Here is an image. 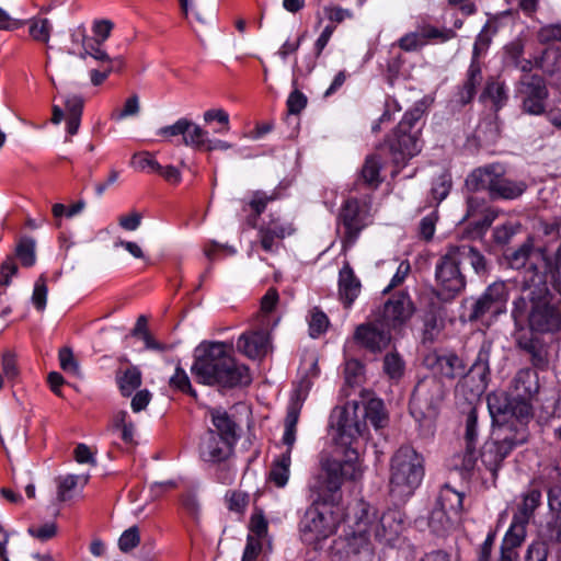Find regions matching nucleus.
I'll use <instances>...</instances> for the list:
<instances>
[{"label":"nucleus","instance_id":"nucleus-1","mask_svg":"<svg viewBox=\"0 0 561 561\" xmlns=\"http://www.w3.org/2000/svg\"><path fill=\"white\" fill-rule=\"evenodd\" d=\"M330 425L344 459H325L321 463L322 472L309 482L313 499L299 523V531L302 541L310 546H317L336 531L341 522L337 507L342 500L341 488L345 481L357 480L363 474L359 448L366 439L367 427L357 415V405L335 408Z\"/></svg>","mask_w":561,"mask_h":561},{"label":"nucleus","instance_id":"nucleus-2","mask_svg":"<svg viewBox=\"0 0 561 561\" xmlns=\"http://www.w3.org/2000/svg\"><path fill=\"white\" fill-rule=\"evenodd\" d=\"M513 268H525L520 295L513 302L512 316L516 323L528 322L533 331L554 332L561 330V309L550 304V291L546 273L554 274L561 266V254L557 252L553 262L541 248H535L527 239L508 257Z\"/></svg>","mask_w":561,"mask_h":561},{"label":"nucleus","instance_id":"nucleus-3","mask_svg":"<svg viewBox=\"0 0 561 561\" xmlns=\"http://www.w3.org/2000/svg\"><path fill=\"white\" fill-rule=\"evenodd\" d=\"M233 345L226 342H203L194 352L191 371L198 382L221 388L248 386L249 368L236 362Z\"/></svg>","mask_w":561,"mask_h":561},{"label":"nucleus","instance_id":"nucleus-4","mask_svg":"<svg viewBox=\"0 0 561 561\" xmlns=\"http://www.w3.org/2000/svg\"><path fill=\"white\" fill-rule=\"evenodd\" d=\"M465 261L477 274L485 272V257L476 248L467 243L449 245L435 266V280L442 298H453L465 288L466 278L460 270Z\"/></svg>","mask_w":561,"mask_h":561},{"label":"nucleus","instance_id":"nucleus-5","mask_svg":"<svg viewBox=\"0 0 561 561\" xmlns=\"http://www.w3.org/2000/svg\"><path fill=\"white\" fill-rule=\"evenodd\" d=\"M368 511L365 502L356 504L351 533L333 542L332 561H375V549L368 535L371 525Z\"/></svg>","mask_w":561,"mask_h":561},{"label":"nucleus","instance_id":"nucleus-6","mask_svg":"<svg viewBox=\"0 0 561 561\" xmlns=\"http://www.w3.org/2000/svg\"><path fill=\"white\" fill-rule=\"evenodd\" d=\"M424 477L423 457L412 447H400L391 458L389 492L398 499L411 496Z\"/></svg>","mask_w":561,"mask_h":561},{"label":"nucleus","instance_id":"nucleus-7","mask_svg":"<svg viewBox=\"0 0 561 561\" xmlns=\"http://www.w3.org/2000/svg\"><path fill=\"white\" fill-rule=\"evenodd\" d=\"M471 191H488L494 199H515L527 188L524 181H516L504 175L500 165L492 164L471 172L466 180Z\"/></svg>","mask_w":561,"mask_h":561},{"label":"nucleus","instance_id":"nucleus-8","mask_svg":"<svg viewBox=\"0 0 561 561\" xmlns=\"http://www.w3.org/2000/svg\"><path fill=\"white\" fill-rule=\"evenodd\" d=\"M446 388L443 381L434 376L421 379L413 391L410 401V413L419 423L435 420L445 398Z\"/></svg>","mask_w":561,"mask_h":561},{"label":"nucleus","instance_id":"nucleus-9","mask_svg":"<svg viewBox=\"0 0 561 561\" xmlns=\"http://www.w3.org/2000/svg\"><path fill=\"white\" fill-rule=\"evenodd\" d=\"M421 118L419 110L404 114L392 136L389 138L390 150L396 163L416 156L422 148L420 128L416 127Z\"/></svg>","mask_w":561,"mask_h":561},{"label":"nucleus","instance_id":"nucleus-10","mask_svg":"<svg viewBox=\"0 0 561 561\" xmlns=\"http://www.w3.org/2000/svg\"><path fill=\"white\" fill-rule=\"evenodd\" d=\"M495 435V438L484 443L480 455L481 465L490 471L493 478L496 477L502 461L508 454L526 440L523 431L510 434L507 426L499 427Z\"/></svg>","mask_w":561,"mask_h":561},{"label":"nucleus","instance_id":"nucleus-11","mask_svg":"<svg viewBox=\"0 0 561 561\" xmlns=\"http://www.w3.org/2000/svg\"><path fill=\"white\" fill-rule=\"evenodd\" d=\"M370 203L366 198H348L344 202L339 214V222L342 225L343 248L352 247L360 231L369 224Z\"/></svg>","mask_w":561,"mask_h":561},{"label":"nucleus","instance_id":"nucleus-12","mask_svg":"<svg viewBox=\"0 0 561 561\" xmlns=\"http://www.w3.org/2000/svg\"><path fill=\"white\" fill-rule=\"evenodd\" d=\"M463 494L449 485L442 488L437 507L432 512L430 525L435 531L447 530L459 517L462 511Z\"/></svg>","mask_w":561,"mask_h":561},{"label":"nucleus","instance_id":"nucleus-13","mask_svg":"<svg viewBox=\"0 0 561 561\" xmlns=\"http://www.w3.org/2000/svg\"><path fill=\"white\" fill-rule=\"evenodd\" d=\"M365 504L369 510L368 514L371 520L368 535L370 536L374 533L377 540L387 545L394 542L404 529L403 513L400 510L391 508L377 517L375 510L369 504Z\"/></svg>","mask_w":561,"mask_h":561},{"label":"nucleus","instance_id":"nucleus-14","mask_svg":"<svg viewBox=\"0 0 561 561\" xmlns=\"http://www.w3.org/2000/svg\"><path fill=\"white\" fill-rule=\"evenodd\" d=\"M508 290L504 282L491 284L484 294L472 305L469 319L471 321L483 319L486 316L495 318L506 310Z\"/></svg>","mask_w":561,"mask_h":561},{"label":"nucleus","instance_id":"nucleus-15","mask_svg":"<svg viewBox=\"0 0 561 561\" xmlns=\"http://www.w3.org/2000/svg\"><path fill=\"white\" fill-rule=\"evenodd\" d=\"M517 93L522 99L525 113L540 115L545 112L548 89L543 78L537 75H525L519 81Z\"/></svg>","mask_w":561,"mask_h":561},{"label":"nucleus","instance_id":"nucleus-16","mask_svg":"<svg viewBox=\"0 0 561 561\" xmlns=\"http://www.w3.org/2000/svg\"><path fill=\"white\" fill-rule=\"evenodd\" d=\"M414 309L410 297L403 293L393 295L385 302L375 317L390 331L404 324L412 316Z\"/></svg>","mask_w":561,"mask_h":561},{"label":"nucleus","instance_id":"nucleus-17","mask_svg":"<svg viewBox=\"0 0 561 561\" xmlns=\"http://www.w3.org/2000/svg\"><path fill=\"white\" fill-rule=\"evenodd\" d=\"M354 341L373 353H379L390 344L391 331L374 317L373 321L355 329Z\"/></svg>","mask_w":561,"mask_h":561},{"label":"nucleus","instance_id":"nucleus-18","mask_svg":"<svg viewBox=\"0 0 561 561\" xmlns=\"http://www.w3.org/2000/svg\"><path fill=\"white\" fill-rule=\"evenodd\" d=\"M233 445L234 443L218 436L214 431H207L201 438L198 454L205 462L220 463L232 455Z\"/></svg>","mask_w":561,"mask_h":561},{"label":"nucleus","instance_id":"nucleus-19","mask_svg":"<svg viewBox=\"0 0 561 561\" xmlns=\"http://www.w3.org/2000/svg\"><path fill=\"white\" fill-rule=\"evenodd\" d=\"M540 502L541 492L539 490L531 489L526 492L523 495L522 503L517 506V511L514 513L513 520L506 533L514 535L515 538H526L527 525Z\"/></svg>","mask_w":561,"mask_h":561},{"label":"nucleus","instance_id":"nucleus-20","mask_svg":"<svg viewBox=\"0 0 561 561\" xmlns=\"http://www.w3.org/2000/svg\"><path fill=\"white\" fill-rule=\"evenodd\" d=\"M295 229L291 224L280 221L279 219H271L268 224L259 228V241L261 248L265 252L274 253L278 250L282 240L294 233Z\"/></svg>","mask_w":561,"mask_h":561},{"label":"nucleus","instance_id":"nucleus-21","mask_svg":"<svg viewBox=\"0 0 561 561\" xmlns=\"http://www.w3.org/2000/svg\"><path fill=\"white\" fill-rule=\"evenodd\" d=\"M237 348L249 358H262L270 351V336L265 329L243 333L238 339Z\"/></svg>","mask_w":561,"mask_h":561},{"label":"nucleus","instance_id":"nucleus-22","mask_svg":"<svg viewBox=\"0 0 561 561\" xmlns=\"http://www.w3.org/2000/svg\"><path fill=\"white\" fill-rule=\"evenodd\" d=\"M492 352V343L490 341H483L474 362L472 363L468 375L465 376V381L469 379H477L476 390L482 392L488 385V378L490 375V357Z\"/></svg>","mask_w":561,"mask_h":561},{"label":"nucleus","instance_id":"nucleus-23","mask_svg":"<svg viewBox=\"0 0 561 561\" xmlns=\"http://www.w3.org/2000/svg\"><path fill=\"white\" fill-rule=\"evenodd\" d=\"M515 67L523 72H530L534 68L542 70L545 73L553 75L561 72V57L554 49L547 48L540 56L535 57L534 60L522 58Z\"/></svg>","mask_w":561,"mask_h":561},{"label":"nucleus","instance_id":"nucleus-24","mask_svg":"<svg viewBox=\"0 0 561 561\" xmlns=\"http://www.w3.org/2000/svg\"><path fill=\"white\" fill-rule=\"evenodd\" d=\"M426 364L435 373L449 379L462 376L465 373L462 360L456 354L451 353L445 355H430L426 358Z\"/></svg>","mask_w":561,"mask_h":561},{"label":"nucleus","instance_id":"nucleus-25","mask_svg":"<svg viewBox=\"0 0 561 561\" xmlns=\"http://www.w3.org/2000/svg\"><path fill=\"white\" fill-rule=\"evenodd\" d=\"M360 282L348 262H345L339 273V296L345 307H350L360 293Z\"/></svg>","mask_w":561,"mask_h":561},{"label":"nucleus","instance_id":"nucleus-26","mask_svg":"<svg viewBox=\"0 0 561 561\" xmlns=\"http://www.w3.org/2000/svg\"><path fill=\"white\" fill-rule=\"evenodd\" d=\"M214 431L218 436L230 440L236 444L237 442V428L236 421L221 408H213L208 410Z\"/></svg>","mask_w":561,"mask_h":561},{"label":"nucleus","instance_id":"nucleus-27","mask_svg":"<svg viewBox=\"0 0 561 561\" xmlns=\"http://www.w3.org/2000/svg\"><path fill=\"white\" fill-rule=\"evenodd\" d=\"M530 399L531 398L518 396H513L511 398L508 421L511 419H516L518 424H514V430H512L511 426L507 425L510 434H515L517 431H523L524 435L526 436L525 423L533 415V407L530 404Z\"/></svg>","mask_w":561,"mask_h":561},{"label":"nucleus","instance_id":"nucleus-28","mask_svg":"<svg viewBox=\"0 0 561 561\" xmlns=\"http://www.w3.org/2000/svg\"><path fill=\"white\" fill-rule=\"evenodd\" d=\"M548 505L554 514V522L547 524L548 540L561 542V486H552L548 491Z\"/></svg>","mask_w":561,"mask_h":561},{"label":"nucleus","instance_id":"nucleus-29","mask_svg":"<svg viewBox=\"0 0 561 561\" xmlns=\"http://www.w3.org/2000/svg\"><path fill=\"white\" fill-rule=\"evenodd\" d=\"M88 476L68 474L57 480V500L66 502L72 500L88 483Z\"/></svg>","mask_w":561,"mask_h":561},{"label":"nucleus","instance_id":"nucleus-30","mask_svg":"<svg viewBox=\"0 0 561 561\" xmlns=\"http://www.w3.org/2000/svg\"><path fill=\"white\" fill-rule=\"evenodd\" d=\"M488 409L500 427L507 426L511 398L504 392H492L486 397Z\"/></svg>","mask_w":561,"mask_h":561},{"label":"nucleus","instance_id":"nucleus-31","mask_svg":"<svg viewBox=\"0 0 561 561\" xmlns=\"http://www.w3.org/2000/svg\"><path fill=\"white\" fill-rule=\"evenodd\" d=\"M482 82V71L478 60L472 59L467 72V79L458 92V102L462 105L469 103L474 94L477 87Z\"/></svg>","mask_w":561,"mask_h":561},{"label":"nucleus","instance_id":"nucleus-32","mask_svg":"<svg viewBox=\"0 0 561 561\" xmlns=\"http://www.w3.org/2000/svg\"><path fill=\"white\" fill-rule=\"evenodd\" d=\"M514 396L531 398L538 392L537 375L530 369H520L513 379Z\"/></svg>","mask_w":561,"mask_h":561},{"label":"nucleus","instance_id":"nucleus-33","mask_svg":"<svg viewBox=\"0 0 561 561\" xmlns=\"http://www.w3.org/2000/svg\"><path fill=\"white\" fill-rule=\"evenodd\" d=\"M301 410V402L299 400L293 401L288 409L285 419V431L283 435V443L287 446L286 450L291 454L293 446L296 442L297 423Z\"/></svg>","mask_w":561,"mask_h":561},{"label":"nucleus","instance_id":"nucleus-34","mask_svg":"<svg viewBox=\"0 0 561 561\" xmlns=\"http://www.w3.org/2000/svg\"><path fill=\"white\" fill-rule=\"evenodd\" d=\"M67 133L73 136L78 133L83 111V99L78 95L67 96L65 101Z\"/></svg>","mask_w":561,"mask_h":561},{"label":"nucleus","instance_id":"nucleus-35","mask_svg":"<svg viewBox=\"0 0 561 561\" xmlns=\"http://www.w3.org/2000/svg\"><path fill=\"white\" fill-rule=\"evenodd\" d=\"M141 371L136 366H130L116 375L118 389L124 397H130L141 386Z\"/></svg>","mask_w":561,"mask_h":561},{"label":"nucleus","instance_id":"nucleus-36","mask_svg":"<svg viewBox=\"0 0 561 561\" xmlns=\"http://www.w3.org/2000/svg\"><path fill=\"white\" fill-rule=\"evenodd\" d=\"M291 457L289 450L282 454L272 465L268 479L278 488H284L289 479Z\"/></svg>","mask_w":561,"mask_h":561},{"label":"nucleus","instance_id":"nucleus-37","mask_svg":"<svg viewBox=\"0 0 561 561\" xmlns=\"http://www.w3.org/2000/svg\"><path fill=\"white\" fill-rule=\"evenodd\" d=\"M364 417L367 419L376 430L382 428L388 421L382 400L376 398L368 400L365 404Z\"/></svg>","mask_w":561,"mask_h":561},{"label":"nucleus","instance_id":"nucleus-38","mask_svg":"<svg viewBox=\"0 0 561 561\" xmlns=\"http://www.w3.org/2000/svg\"><path fill=\"white\" fill-rule=\"evenodd\" d=\"M36 243L33 238L23 237L19 240L15 247V253L12 255L18 259L25 267H31L36 262Z\"/></svg>","mask_w":561,"mask_h":561},{"label":"nucleus","instance_id":"nucleus-39","mask_svg":"<svg viewBox=\"0 0 561 561\" xmlns=\"http://www.w3.org/2000/svg\"><path fill=\"white\" fill-rule=\"evenodd\" d=\"M30 36L39 43L47 44L50 38L53 25L47 18H33L27 21Z\"/></svg>","mask_w":561,"mask_h":561},{"label":"nucleus","instance_id":"nucleus-40","mask_svg":"<svg viewBox=\"0 0 561 561\" xmlns=\"http://www.w3.org/2000/svg\"><path fill=\"white\" fill-rule=\"evenodd\" d=\"M188 125L183 134V144L195 149H204L208 139V131L190 119Z\"/></svg>","mask_w":561,"mask_h":561},{"label":"nucleus","instance_id":"nucleus-41","mask_svg":"<svg viewBox=\"0 0 561 561\" xmlns=\"http://www.w3.org/2000/svg\"><path fill=\"white\" fill-rule=\"evenodd\" d=\"M525 538H515L514 535L506 533L502 545L501 554L497 561H519V553L517 549L522 546Z\"/></svg>","mask_w":561,"mask_h":561},{"label":"nucleus","instance_id":"nucleus-42","mask_svg":"<svg viewBox=\"0 0 561 561\" xmlns=\"http://www.w3.org/2000/svg\"><path fill=\"white\" fill-rule=\"evenodd\" d=\"M482 96L488 98L492 102L494 108L497 111L502 108L507 102L506 87L503 82L490 81L486 83Z\"/></svg>","mask_w":561,"mask_h":561},{"label":"nucleus","instance_id":"nucleus-43","mask_svg":"<svg viewBox=\"0 0 561 561\" xmlns=\"http://www.w3.org/2000/svg\"><path fill=\"white\" fill-rule=\"evenodd\" d=\"M404 370L405 364L399 353L391 352L383 357V373L391 380L401 379L404 374Z\"/></svg>","mask_w":561,"mask_h":561},{"label":"nucleus","instance_id":"nucleus-44","mask_svg":"<svg viewBox=\"0 0 561 561\" xmlns=\"http://www.w3.org/2000/svg\"><path fill=\"white\" fill-rule=\"evenodd\" d=\"M417 32L424 41V45H426L428 41H438L444 43L456 36L455 31L450 28H438L430 24L420 26Z\"/></svg>","mask_w":561,"mask_h":561},{"label":"nucleus","instance_id":"nucleus-45","mask_svg":"<svg viewBox=\"0 0 561 561\" xmlns=\"http://www.w3.org/2000/svg\"><path fill=\"white\" fill-rule=\"evenodd\" d=\"M329 323V318L322 310L318 307L311 309L308 317L310 336L316 339L323 334L328 330Z\"/></svg>","mask_w":561,"mask_h":561},{"label":"nucleus","instance_id":"nucleus-46","mask_svg":"<svg viewBox=\"0 0 561 561\" xmlns=\"http://www.w3.org/2000/svg\"><path fill=\"white\" fill-rule=\"evenodd\" d=\"M380 169L381 162L378 157H367L362 169V178L364 182L369 185L377 186L381 181L379 178Z\"/></svg>","mask_w":561,"mask_h":561},{"label":"nucleus","instance_id":"nucleus-47","mask_svg":"<svg viewBox=\"0 0 561 561\" xmlns=\"http://www.w3.org/2000/svg\"><path fill=\"white\" fill-rule=\"evenodd\" d=\"M278 299L279 296L275 288H270L261 298L260 312L257 314V320L261 327L266 328V317L275 310Z\"/></svg>","mask_w":561,"mask_h":561},{"label":"nucleus","instance_id":"nucleus-48","mask_svg":"<svg viewBox=\"0 0 561 561\" xmlns=\"http://www.w3.org/2000/svg\"><path fill=\"white\" fill-rule=\"evenodd\" d=\"M451 187V179L448 173H440L433 182L431 195L436 205L447 197Z\"/></svg>","mask_w":561,"mask_h":561},{"label":"nucleus","instance_id":"nucleus-49","mask_svg":"<svg viewBox=\"0 0 561 561\" xmlns=\"http://www.w3.org/2000/svg\"><path fill=\"white\" fill-rule=\"evenodd\" d=\"M130 165L138 171L148 170L151 172H157V170L161 169V164L148 151L135 153L131 157Z\"/></svg>","mask_w":561,"mask_h":561},{"label":"nucleus","instance_id":"nucleus-50","mask_svg":"<svg viewBox=\"0 0 561 561\" xmlns=\"http://www.w3.org/2000/svg\"><path fill=\"white\" fill-rule=\"evenodd\" d=\"M345 381L348 386H358L364 378V365L357 359H350L344 368Z\"/></svg>","mask_w":561,"mask_h":561},{"label":"nucleus","instance_id":"nucleus-51","mask_svg":"<svg viewBox=\"0 0 561 561\" xmlns=\"http://www.w3.org/2000/svg\"><path fill=\"white\" fill-rule=\"evenodd\" d=\"M537 39L541 44L561 43V21L542 25L537 32Z\"/></svg>","mask_w":561,"mask_h":561},{"label":"nucleus","instance_id":"nucleus-52","mask_svg":"<svg viewBox=\"0 0 561 561\" xmlns=\"http://www.w3.org/2000/svg\"><path fill=\"white\" fill-rule=\"evenodd\" d=\"M496 33V26L494 25V21L489 20L486 24L483 26L473 45V57L472 59L478 60V56L480 51L488 47L491 41V34Z\"/></svg>","mask_w":561,"mask_h":561},{"label":"nucleus","instance_id":"nucleus-53","mask_svg":"<svg viewBox=\"0 0 561 561\" xmlns=\"http://www.w3.org/2000/svg\"><path fill=\"white\" fill-rule=\"evenodd\" d=\"M465 442L468 449L474 448L478 442V415L476 409H471L467 414Z\"/></svg>","mask_w":561,"mask_h":561},{"label":"nucleus","instance_id":"nucleus-54","mask_svg":"<svg viewBox=\"0 0 561 561\" xmlns=\"http://www.w3.org/2000/svg\"><path fill=\"white\" fill-rule=\"evenodd\" d=\"M323 14L329 21L327 25H332L334 31L337 24L353 18L352 11L334 5L324 7Z\"/></svg>","mask_w":561,"mask_h":561},{"label":"nucleus","instance_id":"nucleus-55","mask_svg":"<svg viewBox=\"0 0 561 561\" xmlns=\"http://www.w3.org/2000/svg\"><path fill=\"white\" fill-rule=\"evenodd\" d=\"M114 27V24L112 21L103 19V20H95L93 22L92 37H87L83 35V38L85 39H92L93 42L98 43H104L111 35V32Z\"/></svg>","mask_w":561,"mask_h":561},{"label":"nucleus","instance_id":"nucleus-56","mask_svg":"<svg viewBox=\"0 0 561 561\" xmlns=\"http://www.w3.org/2000/svg\"><path fill=\"white\" fill-rule=\"evenodd\" d=\"M103 43H95L92 39H82V46H83V53L82 57L85 55H89L93 57L95 60L103 61L106 64H113V60L110 58V56L106 54L104 49H102Z\"/></svg>","mask_w":561,"mask_h":561},{"label":"nucleus","instance_id":"nucleus-57","mask_svg":"<svg viewBox=\"0 0 561 561\" xmlns=\"http://www.w3.org/2000/svg\"><path fill=\"white\" fill-rule=\"evenodd\" d=\"M549 547L543 540L533 541L525 553V561H548Z\"/></svg>","mask_w":561,"mask_h":561},{"label":"nucleus","instance_id":"nucleus-58","mask_svg":"<svg viewBox=\"0 0 561 561\" xmlns=\"http://www.w3.org/2000/svg\"><path fill=\"white\" fill-rule=\"evenodd\" d=\"M140 542L139 529L137 526H131L126 529L118 539V548L123 552H129L136 548Z\"/></svg>","mask_w":561,"mask_h":561},{"label":"nucleus","instance_id":"nucleus-59","mask_svg":"<svg viewBox=\"0 0 561 561\" xmlns=\"http://www.w3.org/2000/svg\"><path fill=\"white\" fill-rule=\"evenodd\" d=\"M187 118H180L174 124L163 126L157 130V135L162 137L164 140L170 141L173 137L180 136L185 133L188 127Z\"/></svg>","mask_w":561,"mask_h":561},{"label":"nucleus","instance_id":"nucleus-60","mask_svg":"<svg viewBox=\"0 0 561 561\" xmlns=\"http://www.w3.org/2000/svg\"><path fill=\"white\" fill-rule=\"evenodd\" d=\"M140 111L139 98L137 94L130 95L124 103V107L112 114V119L122 121L129 116H136Z\"/></svg>","mask_w":561,"mask_h":561},{"label":"nucleus","instance_id":"nucleus-61","mask_svg":"<svg viewBox=\"0 0 561 561\" xmlns=\"http://www.w3.org/2000/svg\"><path fill=\"white\" fill-rule=\"evenodd\" d=\"M48 288L46 285V279L41 276L34 284V290L32 295V301L35 308L39 311H43L46 307Z\"/></svg>","mask_w":561,"mask_h":561},{"label":"nucleus","instance_id":"nucleus-62","mask_svg":"<svg viewBox=\"0 0 561 561\" xmlns=\"http://www.w3.org/2000/svg\"><path fill=\"white\" fill-rule=\"evenodd\" d=\"M276 198L277 195L275 193L268 195L263 191H256L252 194L249 205L254 210L255 215L260 216L265 210L267 204Z\"/></svg>","mask_w":561,"mask_h":561},{"label":"nucleus","instance_id":"nucleus-63","mask_svg":"<svg viewBox=\"0 0 561 561\" xmlns=\"http://www.w3.org/2000/svg\"><path fill=\"white\" fill-rule=\"evenodd\" d=\"M203 117L206 123L217 121L219 124L222 125V127L218 129L217 133L226 134L230 129L229 115L226 111L221 108L208 110L204 113Z\"/></svg>","mask_w":561,"mask_h":561},{"label":"nucleus","instance_id":"nucleus-64","mask_svg":"<svg viewBox=\"0 0 561 561\" xmlns=\"http://www.w3.org/2000/svg\"><path fill=\"white\" fill-rule=\"evenodd\" d=\"M249 528H250V534L249 535L254 536L260 541H261V539L263 537L266 536V534H267V522H266L264 515L261 512L254 513L251 516Z\"/></svg>","mask_w":561,"mask_h":561}]
</instances>
